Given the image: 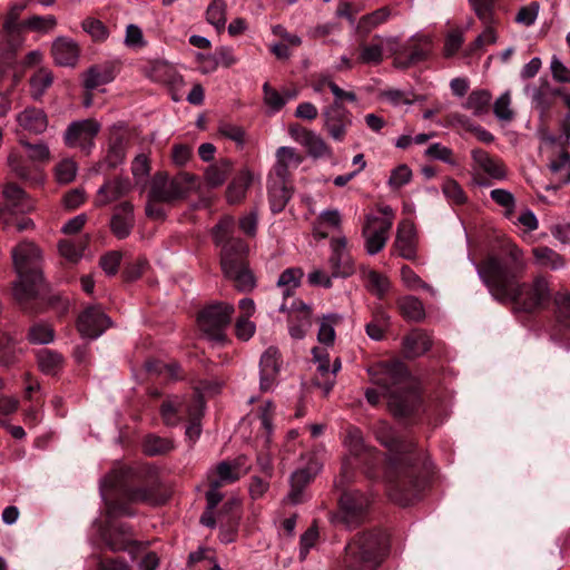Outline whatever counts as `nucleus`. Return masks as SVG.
<instances>
[{"label": "nucleus", "mask_w": 570, "mask_h": 570, "mask_svg": "<svg viewBox=\"0 0 570 570\" xmlns=\"http://www.w3.org/2000/svg\"><path fill=\"white\" fill-rule=\"evenodd\" d=\"M279 312L288 314L289 335L294 340H302L312 326L311 307L299 299H294L291 304L285 301L281 304Z\"/></svg>", "instance_id": "nucleus-15"}, {"label": "nucleus", "mask_w": 570, "mask_h": 570, "mask_svg": "<svg viewBox=\"0 0 570 570\" xmlns=\"http://www.w3.org/2000/svg\"><path fill=\"white\" fill-rule=\"evenodd\" d=\"M276 163L273 167L269 177L287 180L291 170L297 168L302 161L303 156L293 147L282 146L276 150Z\"/></svg>", "instance_id": "nucleus-22"}, {"label": "nucleus", "mask_w": 570, "mask_h": 570, "mask_svg": "<svg viewBox=\"0 0 570 570\" xmlns=\"http://www.w3.org/2000/svg\"><path fill=\"white\" fill-rule=\"evenodd\" d=\"M62 363L61 354L55 351L42 350L38 354L39 367L46 374L55 375L62 367Z\"/></svg>", "instance_id": "nucleus-51"}, {"label": "nucleus", "mask_w": 570, "mask_h": 570, "mask_svg": "<svg viewBox=\"0 0 570 570\" xmlns=\"http://www.w3.org/2000/svg\"><path fill=\"white\" fill-rule=\"evenodd\" d=\"M323 464L316 456H311L304 468L294 471L289 478V491L285 501L292 505L301 504L307 500L306 489L321 471Z\"/></svg>", "instance_id": "nucleus-12"}, {"label": "nucleus", "mask_w": 570, "mask_h": 570, "mask_svg": "<svg viewBox=\"0 0 570 570\" xmlns=\"http://www.w3.org/2000/svg\"><path fill=\"white\" fill-rule=\"evenodd\" d=\"M390 230V219H379L376 216L367 217L362 234L365 239V249L368 255H375L384 248L389 239Z\"/></svg>", "instance_id": "nucleus-17"}, {"label": "nucleus", "mask_w": 570, "mask_h": 570, "mask_svg": "<svg viewBox=\"0 0 570 570\" xmlns=\"http://www.w3.org/2000/svg\"><path fill=\"white\" fill-rule=\"evenodd\" d=\"M242 466L243 462L240 458L233 462L223 461L218 463L216 468L210 470L207 474L208 484L215 488H222L236 482L242 475Z\"/></svg>", "instance_id": "nucleus-24"}, {"label": "nucleus", "mask_w": 570, "mask_h": 570, "mask_svg": "<svg viewBox=\"0 0 570 570\" xmlns=\"http://www.w3.org/2000/svg\"><path fill=\"white\" fill-rule=\"evenodd\" d=\"M78 173V164L72 158H63L53 167V177L59 185L72 183Z\"/></svg>", "instance_id": "nucleus-46"}, {"label": "nucleus", "mask_w": 570, "mask_h": 570, "mask_svg": "<svg viewBox=\"0 0 570 570\" xmlns=\"http://www.w3.org/2000/svg\"><path fill=\"white\" fill-rule=\"evenodd\" d=\"M191 177L188 175H179L169 178L166 173H156L151 180L148 194L151 200H159L166 204L184 198L189 190V183Z\"/></svg>", "instance_id": "nucleus-8"}, {"label": "nucleus", "mask_w": 570, "mask_h": 570, "mask_svg": "<svg viewBox=\"0 0 570 570\" xmlns=\"http://www.w3.org/2000/svg\"><path fill=\"white\" fill-rule=\"evenodd\" d=\"M279 352L276 347H268L261 357V390L268 391L275 383L277 374L279 372Z\"/></svg>", "instance_id": "nucleus-28"}, {"label": "nucleus", "mask_w": 570, "mask_h": 570, "mask_svg": "<svg viewBox=\"0 0 570 570\" xmlns=\"http://www.w3.org/2000/svg\"><path fill=\"white\" fill-rule=\"evenodd\" d=\"M331 255L327 261L328 269L334 278H346L354 274V261L347 249V239L344 236L332 238L330 242Z\"/></svg>", "instance_id": "nucleus-13"}, {"label": "nucleus", "mask_w": 570, "mask_h": 570, "mask_svg": "<svg viewBox=\"0 0 570 570\" xmlns=\"http://www.w3.org/2000/svg\"><path fill=\"white\" fill-rule=\"evenodd\" d=\"M104 539L114 551L125 550L132 542L130 528L126 524H121L119 528L109 527L104 532Z\"/></svg>", "instance_id": "nucleus-38"}, {"label": "nucleus", "mask_w": 570, "mask_h": 570, "mask_svg": "<svg viewBox=\"0 0 570 570\" xmlns=\"http://www.w3.org/2000/svg\"><path fill=\"white\" fill-rule=\"evenodd\" d=\"M491 101V94L488 90H474L466 98L463 107L471 110L473 115L481 116L488 111Z\"/></svg>", "instance_id": "nucleus-47"}, {"label": "nucleus", "mask_w": 570, "mask_h": 570, "mask_svg": "<svg viewBox=\"0 0 570 570\" xmlns=\"http://www.w3.org/2000/svg\"><path fill=\"white\" fill-rule=\"evenodd\" d=\"M550 171L557 178L556 186H548L547 189L557 190L561 186L570 184V155L567 150H562L556 159L549 164Z\"/></svg>", "instance_id": "nucleus-35"}, {"label": "nucleus", "mask_w": 570, "mask_h": 570, "mask_svg": "<svg viewBox=\"0 0 570 570\" xmlns=\"http://www.w3.org/2000/svg\"><path fill=\"white\" fill-rule=\"evenodd\" d=\"M11 257L18 276L12 286L14 299L24 312H41L43 279L39 248L31 242H21L12 248Z\"/></svg>", "instance_id": "nucleus-4"}, {"label": "nucleus", "mask_w": 570, "mask_h": 570, "mask_svg": "<svg viewBox=\"0 0 570 570\" xmlns=\"http://www.w3.org/2000/svg\"><path fill=\"white\" fill-rule=\"evenodd\" d=\"M252 174L244 169L228 185L226 198L229 204H237L245 198L246 191L252 183Z\"/></svg>", "instance_id": "nucleus-37"}, {"label": "nucleus", "mask_w": 570, "mask_h": 570, "mask_svg": "<svg viewBox=\"0 0 570 570\" xmlns=\"http://www.w3.org/2000/svg\"><path fill=\"white\" fill-rule=\"evenodd\" d=\"M303 275V271L297 267L287 268L279 275L277 287L282 289L285 299L299 286Z\"/></svg>", "instance_id": "nucleus-43"}, {"label": "nucleus", "mask_w": 570, "mask_h": 570, "mask_svg": "<svg viewBox=\"0 0 570 570\" xmlns=\"http://www.w3.org/2000/svg\"><path fill=\"white\" fill-rule=\"evenodd\" d=\"M387 537L380 530L356 534L345 548L346 570H375L387 553Z\"/></svg>", "instance_id": "nucleus-6"}, {"label": "nucleus", "mask_w": 570, "mask_h": 570, "mask_svg": "<svg viewBox=\"0 0 570 570\" xmlns=\"http://www.w3.org/2000/svg\"><path fill=\"white\" fill-rule=\"evenodd\" d=\"M52 57L57 65L63 67H73L79 59L78 45L66 37L57 38L52 43Z\"/></svg>", "instance_id": "nucleus-30"}, {"label": "nucleus", "mask_w": 570, "mask_h": 570, "mask_svg": "<svg viewBox=\"0 0 570 570\" xmlns=\"http://www.w3.org/2000/svg\"><path fill=\"white\" fill-rule=\"evenodd\" d=\"M130 468L114 470L101 482L100 493L106 503L109 519L134 515L129 503L154 502V493L148 488L129 489L126 479L130 474Z\"/></svg>", "instance_id": "nucleus-5"}, {"label": "nucleus", "mask_w": 570, "mask_h": 570, "mask_svg": "<svg viewBox=\"0 0 570 570\" xmlns=\"http://www.w3.org/2000/svg\"><path fill=\"white\" fill-rule=\"evenodd\" d=\"M135 224L134 206L129 202H122L114 209L110 219V229L112 234L119 238H127Z\"/></svg>", "instance_id": "nucleus-23"}, {"label": "nucleus", "mask_w": 570, "mask_h": 570, "mask_svg": "<svg viewBox=\"0 0 570 570\" xmlns=\"http://www.w3.org/2000/svg\"><path fill=\"white\" fill-rule=\"evenodd\" d=\"M525 91L531 94L534 109L540 112L541 117H544L552 106V97L557 96L554 89H550L546 83L540 87H527Z\"/></svg>", "instance_id": "nucleus-39"}, {"label": "nucleus", "mask_w": 570, "mask_h": 570, "mask_svg": "<svg viewBox=\"0 0 570 570\" xmlns=\"http://www.w3.org/2000/svg\"><path fill=\"white\" fill-rule=\"evenodd\" d=\"M147 76L155 82L168 86L173 91L180 89L184 85L183 77L170 63L157 60L150 63Z\"/></svg>", "instance_id": "nucleus-25"}, {"label": "nucleus", "mask_w": 570, "mask_h": 570, "mask_svg": "<svg viewBox=\"0 0 570 570\" xmlns=\"http://www.w3.org/2000/svg\"><path fill=\"white\" fill-rule=\"evenodd\" d=\"M370 503V498L360 491H344L340 498V510L335 517L336 522L342 523L347 529L358 527L366 518Z\"/></svg>", "instance_id": "nucleus-9"}, {"label": "nucleus", "mask_w": 570, "mask_h": 570, "mask_svg": "<svg viewBox=\"0 0 570 570\" xmlns=\"http://www.w3.org/2000/svg\"><path fill=\"white\" fill-rule=\"evenodd\" d=\"M130 188L131 184L128 178L116 177L114 179H108L98 189L95 205L98 207L106 206L127 195Z\"/></svg>", "instance_id": "nucleus-27"}, {"label": "nucleus", "mask_w": 570, "mask_h": 570, "mask_svg": "<svg viewBox=\"0 0 570 570\" xmlns=\"http://www.w3.org/2000/svg\"><path fill=\"white\" fill-rule=\"evenodd\" d=\"M234 306L227 303H216L204 308L198 316L200 330L212 340H225V328L230 323Z\"/></svg>", "instance_id": "nucleus-10"}, {"label": "nucleus", "mask_w": 570, "mask_h": 570, "mask_svg": "<svg viewBox=\"0 0 570 570\" xmlns=\"http://www.w3.org/2000/svg\"><path fill=\"white\" fill-rule=\"evenodd\" d=\"M99 131L100 124L95 119L76 120L70 122L63 132V142L69 148H79L89 154Z\"/></svg>", "instance_id": "nucleus-11"}, {"label": "nucleus", "mask_w": 570, "mask_h": 570, "mask_svg": "<svg viewBox=\"0 0 570 570\" xmlns=\"http://www.w3.org/2000/svg\"><path fill=\"white\" fill-rule=\"evenodd\" d=\"M341 318L342 317L337 314H328L323 317L317 333V340L320 343L327 346L333 345L335 341L334 325L337 324Z\"/></svg>", "instance_id": "nucleus-55"}, {"label": "nucleus", "mask_w": 570, "mask_h": 570, "mask_svg": "<svg viewBox=\"0 0 570 570\" xmlns=\"http://www.w3.org/2000/svg\"><path fill=\"white\" fill-rule=\"evenodd\" d=\"M142 448L144 452L147 455H163L170 452L174 449V442L167 438H160L155 434H149L146 436Z\"/></svg>", "instance_id": "nucleus-48"}, {"label": "nucleus", "mask_w": 570, "mask_h": 570, "mask_svg": "<svg viewBox=\"0 0 570 570\" xmlns=\"http://www.w3.org/2000/svg\"><path fill=\"white\" fill-rule=\"evenodd\" d=\"M384 45L389 46L393 52L394 46L399 45V38L375 35L371 42L360 43L357 62L363 65H380L383 61Z\"/></svg>", "instance_id": "nucleus-19"}, {"label": "nucleus", "mask_w": 570, "mask_h": 570, "mask_svg": "<svg viewBox=\"0 0 570 570\" xmlns=\"http://www.w3.org/2000/svg\"><path fill=\"white\" fill-rule=\"evenodd\" d=\"M397 304L402 315L407 320L417 322L425 315L422 302L414 296L402 297Z\"/></svg>", "instance_id": "nucleus-50"}, {"label": "nucleus", "mask_w": 570, "mask_h": 570, "mask_svg": "<svg viewBox=\"0 0 570 570\" xmlns=\"http://www.w3.org/2000/svg\"><path fill=\"white\" fill-rule=\"evenodd\" d=\"M390 16L391 10L387 7L376 9L373 12L364 14L360 18L357 23V30L360 32L368 35L373 29L386 22Z\"/></svg>", "instance_id": "nucleus-42"}, {"label": "nucleus", "mask_w": 570, "mask_h": 570, "mask_svg": "<svg viewBox=\"0 0 570 570\" xmlns=\"http://www.w3.org/2000/svg\"><path fill=\"white\" fill-rule=\"evenodd\" d=\"M227 4L224 0H212L206 10V20L218 31L224 30L226 23Z\"/></svg>", "instance_id": "nucleus-52"}, {"label": "nucleus", "mask_w": 570, "mask_h": 570, "mask_svg": "<svg viewBox=\"0 0 570 570\" xmlns=\"http://www.w3.org/2000/svg\"><path fill=\"white\" fill-rule=\"evenodd\" d=\"M27 7V1L23 0H20L10 7L3 24V30L8 36L19 35L23 29L22 22H19V17Z\"/></svg>", "instance_id": "nucleus-49"}, {"label": "nucleus", "mask_w": 570, "mask_h": 570, "mask_svg": "<svg viewBox=\"0 0 570 570\" xmlns=\"http://www.w3.org/2000/svg\"><path fill=\"white\" fill-rule=\"evenodd\" d=\"M537 261L551 269H559L564 266L563 257L549 247H538L533 250Z\"/></svg>", "instance_id": "nucleus-56"}, {"label": "nucleus", "mask_w": 570, "mask_h": 570, "mask_svg": "<svg viewBox=\"0 0 570 570\" xmlns=\"http://www.w3.org/2000/svg\"><path fill=\"white\" fill-rule=\"evenodd\" d=\"M469 3L476 17L484 23H495L494 3L495 0H469Z\"/></svg>", "instance_id": "nucleus-59"}, {"label": "nucleus", "mask_w": 570, "mask_h": 570, "mask_svg": "<svg viewBox=\"0 0 570 570\" xmlns=\"http://www.w3.org/2000/svg\"><path fill=\"white\" fill-rule=\"evenodd\" d=\"M401 279L410 289L422 288L432 295H435L434 288L422 281L421 277L407 265L401 267Z\"/></svg>", "instance_id": "nucleus-61"}, {"label": "nucleus", "mask_w": 570, "mask_h": 570, "mask_svg": "<svg viewBox=\"0 0 570 570\" xmlns=\"http://www.w3.org/2000/svg\"><path fill=\"white\" fill-rule=\"evenodd\" d=\"M20 144L28 150V157L32 161L47 163L51 158V153L47 144H30L27 140L20 139Z\"/></svg>", "instance_id": "nucleus-64"}, {"label": "nucleus", "mask_w": 570, "mask_h": 570, "mask_svg": "<svg viewBox=\"0 0 570 570\" xmlns=\"http://www.w3.org/2000/svg\"><path fill=\"white\" fill-rule=\"evenodd\" d=\"M23 29H29L37 32H49L57 26V20L53 16H31L22 21Z\"/></svg>", "instance_id": "nucleus-57"}, {"label": "nucleus", "mask_w": 570, "mask_h": 570, "mask_svg": "<svg viewBox=\"0 0 570 570\" xmlns=\"http://www.w3.org/2000/svg\"><path fill=\"white\" fill-rule=\"evenodd\" d=\"M204 401L200 395L194 396L187 406V416L190 420L189 425L186 429V436L195 441L200 435L199 419L203 414Z\"/></svg>", "instance_id": "nucleus-41"}, {"label": "nucleus", "mask_w": 570, "mask_h": 570, "mask_svg": "<svg viewBox=\"0 0 570 570\" xmlns=\"http://www.w3.org/2000/svg\"><path fill=\"white\" fill-rule=\"evenodd\" d=\"M504 253L503 257H488L476 267L492 297L512 304L514 312L533 313L544 308L551 299L547 278L537 276L531 283H521L527 267L523 252L509 243Z\"/></svg>", "instance_id": "nucleus-1"}, {"label": "nucleus", "mask_w": 570, "mask_h": 570, "mask_svg": "<svg viewBox=\"0 0 570 570\" xmlns=\"http://www.w3.org/2000/svg\"><path fill=\"white\" fill-rule=\"evenodd\" d=\"M232 171V161L229 159H220L216 164L209 166L205 173V180L210 187L223 185Z\"/></svg>", "instance_id": "nucleus-44"}, {"label": "nucleus", "mask_w": 570, "mask_h": 570, "mask_svg": "<svg viewBox=\"0 0 570 570\" xmlns=\"http://www.w3.org/2000/svg\"><path fill=\"white\" fill-rule=\"evenodd\" d=\"M53 76L48 69H39L30 79V91L33 99H39L52 85Z\"/></svg>", "instance_id": "nucleus-53"}, {"label": "nucleus", "mask_w": 570, "mask_h": 570, "mask_svg": "<svg viewBox=\"0 0 570 570\" xmlns=\"http://www.w3.org/2000/svg\"><path fill=\"white\" fill-rule=\"evenodd\" d=\"M493 112L495 117L501 121L509 122L514 118V111L511 108V95L509 90L503 92L494 101Z\"/></svg>", "instance_id": "nucleus-62"}, {"label": "nucleus", "mask_w": 570, "mask_h": 570, "mask_svg": "<svg viewBox=\"0 0 570 570\" xmlns=\"http://www.w3.org/2000/svg\"><path fill=\"white\" fill-rule=\"evenodd\" d=\"M371 382L382 390L387 406L396 417H407L420 405L407 367L401 361L380 362L367 368Z\"/></svg>", "instance_id": "nucleus-3"}, {"label": "nucleus", "mask_w": 570, "mask_h": 570, "mask_svg": "<svg viewBox=\"0 0 570 570\" xmlns=\"http://www.w3.org/2000/svg\"><path fill=\"white\" fill-rule=\"evenodd\" d=\"M554 316L562 328H570V291L560 289L553 295Z\"/></svg>", "instance_id": "nucleus-40"}, {"label": "nucleus", "mask_w": 570, "mask_h": 570, "mask_svg": "<svg viewBox=\"0 0 570 570\" xmlns=\"http://www.w3.org/2000/svg\"><path fill=\"white\" fill-rule=\"evenodd\" d=\"M55 338L52 327L45 323H38L30 327L28 340L32 344H49Z\"/></svg>", "instance_id": "nucleus-60"}, {"label": "nucleus", "mask_w": 570, "mask_h": 570, "mask_svg": "<svg viewBox=\"0 0 570 570\" xmlns=\"http://www.w3.org/2000/svg\"><path fill=\"white\" fill-rule=\"evenodd\" d=\"M471 155L478 170L495 180H503L507 177V169L500 159L492 157L483 149H473Z\"/></svg>", "instance_id": "nucleus-29"}, {"label": "nucleus", "mask_w": 570, "mask_h": 570, "mask_svg": "<svg viewBox=\"0 0 570 570\" xmlns=\"http://www.w3.org/2000/svg\"><path fill=\"white\" fill-rule=\"evenodd\" d=\"M19 352L16 341L7 333H0V364L12 365L18 360Z\"/></svg>", "instance_id": "nucleus-54"}, {"label": "nucleus", "mask_w": 570, "mask_h": 570, "mask_svg": "<svg viewBox=\"0 0 570 570\" xmlns=\"http://www.w3.org/2000/svg\"><path fill=\"white\" fill-rule=\"evenodd\" d=\"M406 48L394 46L393 53L395 55L394 65L397 68L406 69L413 65L423 61L428 56V49L422 46H414L411 48L409 55H405Z\"/></svg>", "instance_id": "nucleus-36"}, {"label": "nucleus", "mask_w": 570, "mask_h": 570, "mask_svg": "<svg viewBox=\"0 0 570 570\" xmlns=\"http://www.w3.org/2000/svg\"><path fill=\"white\" fill-rule=\"evenodd\" d=\"M344 442L348 452L366 466L367 476L374 478L373 469L381 463V456L374 449L364 444L362 432L357 428H350Z\"/></svg>", "instance_id": "nucleus-14"}, {"label": "nucleus", "mask_w": 570, "mask_h": 570, "mask_svg": "<svg viewBox=\"0 0 570 570\" xmlns=\"http://www.w3.org/2000/svg\"><path fill=\"white\" fill-rule=\"evenodd\" d=\"M18 124L17 132L27 131L33 135H41L48 128L47 114L37 107H27L16 116Z\"/></svg>", "instance_id": "nucleus-21"}, {"label": "nucleus", "mask_w": 570, "mask_h": 570, "mask_svg": "<svg viewBox=\"0 0 570 570\" xmlns=\"http://www.w3.org/2000/svg\"><path fill=\"white\" fill-rule=\"evenodd\" d=\"M491 199L499 206L505 209V217L510 218L515 208V198L512 193L503 188L492 189L490 193Z\"/></svg>", "instance_id": "nucleus-63"}, {"label": "nucleus", "mask_w": 570, "mask_h": 570, "mask_svg": "<svg viewBox=\"0 0 570 570\" xmlns=\"http://www.w3.org/2000/svg\"><path fill=\"white\" fill-rule=\"evenodd\" d=\"M363 279L366 289L377 297H383L390 288L387 277L373 269L363 271Z\"/></svg>", "instance_id": "nucleus-45"}, {"label": "nucleus", "mask_w": 570, "mask_h": 570, "mask_svg": "<svg viewBox=\"0 0 570 570\" xmlns=\"http://www.w3.org/2000/svg\"><path fill=\"white\" fill-rule=\"evenodd\" d=\"M375 435L391 452L384 472L390 499L403 507L412 504L428 484L432 472L430 463L422 454L412 451V444L399 440L389 424L380 422Z\"/></svg>", "instance_id": "nucleus-2"}, {"label": "nucleus", "mask_w": 570, "mask_h": 570, "mask_svg": "<svg viewBox=\"0 0 570 570\" xmlns=\"http://www.w3.org/2000/svg\"><path fill=\"white\" fill-rule=\"evenodd\" d=\"M432 345L430 336L423 331H413L403 338V352L409 358L423 355Z\"/></svg>", "instance_id": "nucleus-32"}, {"label": "nucleus", "mask_w": 570, "mask_h": 570, "mask_svg": "<svg viewBox=\"0 0 570 570\" xmlns=\"http://www.w3.org/2000/svg\"><path fill=\"white\" fill-rule=\"evenodd\" d=\"M2 195L8 210L12 214H26L35 209V203L29 195L16 184H7Z\"/></svg>", "instance_id": "nucleus-26"}, {"label": "nucleus", "mask_w": 570, "mask_h": 570, "mask_svg": "<svg viewBox=\"0 0 570 570\" xmlns=\"http://www.w3.org/2000/svg\"><path fill=\"white\" fill-rule=\"evenodd\" d=\"M393 249L404 259L416 258V233L412 222L405 219L399 224Z\"/></svg>", "instance_id": "nucleus-20"}, {"label": "nucleus", "mask_w": 570, "mask_h": 570, "mask_svg": "<svg viewBox=\"0 0 570 570\" xmlns=\"http://www.w3.org/2000/svg\"><path fill=\"white\" fill-rule=\"evenodd\" d=\"M110 326V318L98 305L87 307L77 321L79 333L91 340L98 338Z\"/></svg>", "instance_id": "nucleus-16"}, {"label": "nucleus", "mask_w": 570, "mask_h": 570, "mask_svg": "<svg viewBox=\"0 0 570 570\" xmlns=\"http://www.w3.org/2000/svg\"><path fill=\"white\" fill-rule=\"evenodd\" d=\"M302 145L306 147L313 157H324L331 154V149L324 139L314 131H309L305 135Z\"/></svg>", "instance_id": "nucleus-58"}, {"label": "nucleus", "mask_w": 570, "mask_h": 570, "mask_svg": "<svg viewBox=\"0 0 570 570\" xmlns=\"http://www.w3.org/2000/svg\"><path fill=\"white\" fill-rule=\"evenodd\" d=\"M114 78V68L110 65H96L86 71L83 86L88 90H94L101 85L111 82Z\"/></svg>", "instance_id": "nucleus-33"}, {"label": "nucleus", "mask_w": 570, "mask_h": 570, "mask_svg": "<svg viewBox=\"0 0 570 570\" xmlns=\"http://www.w3.org/2000/svg\"><path fill=\"white\" fill-rule=\"evenodd\" d=\"M188 404L189 402H186L179 396L166 400L160 407V414L164 423L169 426L177 425L181 420L180 413L187 414Z\"/></svg>", "instance_id": "nucleus-34"}, {"label": "nucleus", "mask_w": 570, "mask_h": 570, "mask_svg": "<svg viewBox=\"0 0 570 570\" xmlns=\"http://www.w3.org/2000/svg\"><path fill=\"white\" fill-rule=\"evenodd\" d=\"M247 245L242 239L228 240L220 256L222 269L226 278L230 279L240 292H248L255 287V277L246 262Z\"/></svg>", "instance_id": "nucleus-7"}, {"label": "nucleus", "mask_w": 570, "mask_h": 570, "mask_svg": "<svg viewBox=\"0 0 570 570\" xmlns=\"http://www.w3.org/2000/svg\"><path fill=\"white\" fill-rule=\"evenodd\" d=\"M324 127L328 135L336 141L345 138L347 127L352 124L351 112L342 104L334 101L323 111Z\"/></svg>", "instance_id": "nucleus-18"}, {"label": "nucleus", "mask_w": 570, "mask_h": 570, "mask_svg": "<svg viewBox=\"0 0 570 570\" xmlns=\"http://www.w3.org/2000/svg\"><path fill=\"white\" fill-rule=\"evenodd\" d=\"M291 197L292 191L287 186V180L268 177V199L273 213H281Z\"/></svg>", "instance_id": "nucleus-31"}]
</instances>
